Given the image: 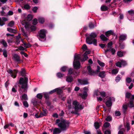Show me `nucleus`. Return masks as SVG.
I'll return each instance as SVG.
<instances>
[{
    "instance_id": "obj_1",
    "label": "nucleus",
    "mask_w": 134,
    "mask_h": 134,
    "mask_svg": "<svg viewBox=\"0 0 134 134\" xmlns=\"http://www.w3.org/2000/svg\"><path fill=\"white\" fill-rule=\"evenodd\" d=\"M81 55L78 54L75 55L74 60L73 63V65L74 68L76 69H79L81 66L80 63L79 62L80 60L82 61H84L88 58L87 55L85 54H84V58L83 59H81Z\"/></svg>"
},
{
    "instance_id": "obj_2",
    "label": "nucleus",
    "mask_w": 134,
    "mask_h": 134,
    "mask_svg": "<svg viewBox=\"0 0 134 134\" xmlns=\"http://www.w3.org/2000/svg\"><path fill=\"white\" fill-rule=\"evenodd\" d=\"M32 16L31 14H29L25 20H24L22 22V25H25V27L26 29H29L32 31H34L36 29L35 26L31 25V24L29 21L32 20Z\"/></svg>"
},
{
    "instance_id": "obj_3",
    "label": "nucleus",
    "mask_w": 134,
    "mask_h": 134,
    "mask_svg": "<svg viewBox=\"0 0 134 134\" xmlns=\"http://www.w3.org/2000/svg\"><path fill=\"white\" fill-rule=\"evenodd\" d=\"M28 79L27 78L25 77L24 78H20L19 80V83L21 85V88L20 89V93L27 91L28 88L27 83Z\"/></svg>"
},
{
    "instance_id": "obj_4",
    "label": "nucleus",
    "mask_w": 134,
    "mask_h": 134,
    "mask_svg": "<svg viewBox=\"0 0 134 134\" xmlns=\"http://www.w3.org/2000/svg\"><path fill=\"white\" fill-rule=\"evenodd\" d=\"M97 36V34L94 33H92L91 34L89 37L86 38V41L87 43L89 44H93L94 45H97V40L94 38Z\"/></svg>"
},
{
    "instance_id": "obj_5",
    "label": "nucleus",
    "mask_w": 134,
    "mask_h": 134,
    "mask_svg": "<svg viewBox=\"0 0 134 134\" xmlns=\"http://www.w3.org/2000/svg\"><path fill=\"white\" fill-rule=\"evenodd\" d=\"M69 121L64 120L58 124V126L60 127V129L63 130H65L69 126Z\"/></svg>"
},
{
    "instance_id": "obj_6",
    "label": "nucleus",
    "mask_w": 134,
    "mask_h": 134,
    "mask_svg": "<svg viewBox=\"0 0 134 134\" xmlns=\"http://www.w3.org/2000/svg\"><path fill=\"white\" fill-rule=\"evenodd\" d=\"M72 104L75 110L76 111L80 110L83 108V106L80 104L77 101L75 100L73 102Z\"/></svg>"
},
{
    "instance_id": "obj_7",
    "label": "nucleus",
    "mask_w": 134,
    "mask_h": 134,
    "mask_svg": "<svg viewBox=\"0 0 134 134\" xmlns=\"http://www.w3.org/2000/svg\"><path fill=\"white\" fill-rule=\"evenodd\" d=\"M126 97L127 98H131L129 105V107H134V103L132 101V100L134 99V95H131L130 93H127L126 94Z\"/></svg>"
},
{
    "instance_id": "obj_8",
    "label": "nucleus",
    "mask_w": 134,
    "mask_h": 134,
    "mask_svg": "<svg viewBox=\"0 0 134 134\" xmlns=\"http://www.w3.org/2000/svg\"><path fill=\"white\" fill-rule=\"evenodd\" d=\"M115 101V98L112 97H110L108 98L107 99V101L105 102V104L107 106L110 107L112 104V102Z\"/></svg>"
},
{
    "instance_id": "obj_9",
    "label": "nucleus",
    "mask_w": 134,
    "mask_h": 134,
    "mask_svg": "<svg viewBox=\"0 0 134 134\" xmlns=\"http://www.w3.org/2000/svg\"><path fill=\"white\" fill-rule=\"evenodd\" d=\"M7 71L9 74H10L11 76L13 78H14L16 77L18 72V71L16 70H12L11 69H9Z\"/></svg>"
},
{
    "instance_id": "obj_10",
    "label": "nucleus",
    "mask_w": 134,
    "mask_h": 134,
    "mask_svg": "<svg viewBox=\"0 0 134 134\" xmlns=\"http://www.w3.org/2000/svg\"><path fill=\"white\" fill-rule=\"evenodd\" d=\"M99 94H100L102 97H104L106 96L105 93L104 91L100 92L98 90H96L94 91V95L98 96Z\"/></svg>"
},
{
    "instance_id": "obj_11",
    "label": "nucleus",
    "mask_w": 134,
    "mask_h": 134,
    "mask_svg": "<svg viewBox=\"0 0 134 134\" xmlns=\"http://www.w3.org/2000/svg\"><path fill=\"white\" fill-rule=\"evenodd\" d=\"M46 31L45 30L43 29L40 30L39 32V35L40 37L42 38H46Z\"/></svg>"
},
{
    "instance_id": "obj_12",
    "label": "nucleus",
    "mask_w": 134,
    "mask_h": 134,
    "mask_svg": "<svg viewBox=\"0 0 134 134\" xmlns=\"http://www.w3.org/2000/svg\"><path fill=\"white\" fill-rule=\"evenodd\" d=\"M78 82L79 84L81 85H85L88 84V83L87 80H81L80 79H78Z\"/></svg>"
},
{
    "instance_id": "obj_13",
    "label": "nucleus",
    "mask_w": 134,
    "mask_h": 134,
    "mask_svg": "<svg viewBox=\"0 0 134 134\" xmlns=\"http://www.w3.org/2000/svg\"><path fill=\"white\" fill-rule=\"evenodd\" d=\"M20 40H21L22 42H23V40L21 38L20 34H19L16 37L15 43L17 44H18L20 43Z\"/></svg>"
},
{
    "instance_id": "obj_14",
    "label": "nucleus",
    "mask_w": 134,
    "mask_h": 134,
    "mask_svg": "<svg viewBox=\"0 0 134 134\" xmlns=\"http://www.w3.org/2000/svg\"><path fill=\"white\" fill-rule=\"evenodd\" d=\"M13 59L15 61L19 62L20 59L19 57L16 54H14L13 55Z\"/></svg>"
},
{
    "instance_id": "obj_15",
    "label": "nucleus",
    "mask_w": 134,
    "mask_h": 134,
    "mask_svg": "<svg viewBox=\"0 0 134 134\" xmlns=\"http://www.w3.org/2000/svg\"><path fill=\"white\" fill-rule=\"evenodd\" d=\"M110 51L113 54H115V50L114 48H111L109 49L107 48V49L105 51V53H106L107 52Z\"/></svg>"
},
{
    "instance_id": "obj_16",
    "label": "nucleus",
    "mask_w": 134,
    "mask_h": 134,
    "mask_svg": "<svg viewBox=\"0 0 134 134\" xmlns=\"http://www.w3.org/2000/svg\"><path fill=\"white\" fill-rule=\"evenodd\" d=\"M87 70L89 74L92 75L94 73V72L91 69L90 66H89L87 67Z\"/></svg>"
},
{
    "instance_id": "obj_17",
    "label": "nucleus",
    "mask_w": 134,
    "mask_h": 134,
    "mask_svg": "<svg viewBox=\"0 0 134 134\" xmlns=\"http://www.w3.org/2000/svg\"><path fill=\"white\" fill-rule=\"evenodd\" d=\"M0 43L2 44L5 47L7 46V44L6 42L4 39H2L0 40Z\"/></svg>"
},
{
    "instance_id": "obj_18",
    "label": "nucleus",
    "mask_w": 134,
    "mask_h": 134,
    "mask_svg": "<svg viewBox=\"0 0 134 134\" xmlns=\"http://www.w3.org/2000/svg\"><path fill=\"white\" fill-rule=\"evenodd\" d=\"M119 38L120 40H124L126 39L127 36L126 34H122L120 36Z\"/></svg>"
},
{
    "instance_id": "obj_19",
    "label": "nucleus",
    "mask_w": 134,
    "mask_h": 134,
    "mask_svg": "<svg viewBox=\"0 0 134 134\" xmlns=\"http://www.w3.org/2000/svg\"><path fill=\"white\" fill-rule=\"evenodd\" d=\"M71 100L70 99L68 100L66 104V107H68L69 109H70L71 108Z\"/></svg>"
},
{
    "instance_id": "obj_20",
    "label": "nucleus",
    "mask_w": 134,
    "mask_h": 134,
    "mask_svg": "<svg viewBox=\"0 0 134 134\" xmlns=\"http://www.w3.org/2000/svg\"><path fill=\"white\" fill-rule=\"evenodd\" d=\"M113 31L112 30L108 31L105 32V35L107 37L110 36V35H113Z\"/></svg>"
},
{
    "instance_id": "obj_21",
    "label": "nucleus",
    "mask_w": 134,
    "mask_h": 134,
    "mask_svg": "<svg viewBox=\"0 0 134 134\" xmlns=\"http://www.w3.org/2000/svg\"><path fill=\"white\" fill-rule=\"evenodd\" d=\"M79 96H81L83 99H85L87 96V92L84 91L83 94L80 93L79 94Z\"/></svg>"
},
{
    "instance_id": "obj_22",
    "label": "nucleus",
    "mask_w": 134,
    "mask_h": 134,
    "mask_svg": "<svg viewBox=\"0 0 134 134\" xmlns=\"http://www.w3.org/2000/svg\"><path fill=\"white\" fill-rule=\"evenodd\" d=\"M23 44L22 45L24 46V47L25 49L30 47L31 46V45L29 43H27L24 42L23 41Z\"/></svg>"
},
{
    "instance_id": "obj_23",
    "label": "nucleus",
    "mask_w": 134,
    "mask_h": 134,
    "mask_svg": "<svg viewBox=\"0 0 134 134\" xmlns=\"http://www.w3.org/2000/svg\"><path fill=\"white\" fill-rule=\"evenodd\" d=\"M100 37L101 39L103 41H106L108 40V38L103 34L100 36Z\"/></svg>"
},
{
    "instance_id": "obj_24",
    "label": "nucleus",
    "mask_w": 134,
    "mask_h": 134,
    "mask_svg": "<svg viewBox=\"0 0 134 134\" xmlns=\"http://www.w3.org/2000/svg\"><path fill=\"white\" fill-rule=\"evenodd\" d=\"M98 75L100 77H104L105 75V72L104 71H102Z\"/></svg>"
},
{
    "instance_id": "obj_25",
    "label": "nucleus",
    "mask_w": 134,
    "mask_h": 134,
    "mask_svg": "<svg viewBox=\"0 0 134 134\" xmlns=\"http://www.w3.org/2000/svg\"><path fill=\"white\" fill-rule=\"evenodd\" d=\"M73 80V79L72 77L71 76H66V81L68 82H71Z\"/></svg>"
},
{
    "instance_id": "obj_26",
    "label": "nucleus",
    "mask_w": 134,
    "mask_h": 134,
    "mask_svg": "<svg viewBox=\"0 0 134 134\" xmlns=\"http://www.w3.org/2000/svg\"><path fill=\"white\" fill-rule=\"evenodd\" d=\"M60 132V130L58 128H55L53 132V134H57V133H59Z\"/></svg>"
},
{
    "instance_id": "obj_27",
    "label": "nucleus",
    "mask_w": 134,
    "mask_h": 134,
    "mask_svg": "<svg viewBox=\"0 0 134 134\" xmlns=\"http://www.w3.org/2000/svg\"><path fill=\"white\" fill-rule=\"evenodd\" d=\"M100 9L102 11H105L108 9V8L106 5H102L101 6Z\"/></svg>"
},
{
    "instance_id": "obj_28",
    "label": "nucleus",
    "mask_w": 134,
    "mask_h": 134,
    "mask_svg": "<svg viewBox=\"0 0 134 134\" xmlns=\"http://www.w3.org/2000/svg\"><path fill=\"white\" fill-rule=\"evenodd\" d=\"M21 99L22 100H27L28 99L27 95L25 94H24L21 96Z\"/></svg>"
},
{
    "instance_id": "obj_29",
    "label": "nucleus",
    "mask_w": 134,
    "mask_h": 134,
    "mask_svg": "<svg viewBox=\"0 0 134 134\" xmlns=\"http://www.w3.org/2000/svg\"><path fill=\"white\" fill-rule=\"evenodd\" d=\"M97 62L99 65L101 67H103L105 65V64L104 63L100 61L99 60H97Z\"/></svg>"
},
{
    "instance_id": "obj_30",
    "label": "nucleus",
    "mask_w": 134,
    "mask_h": 134,
    "mask_svg": "<svg viewBox=\"0 0 134 134\" xmlns=\"http://www.w3.org/2000/svg\"><path fill=\"white\" fill-rule=\"evenodd\" d=\"M39 22L41 23H43L44 21V19L42 17H40L38 19Z\"/></svg>"
},
{
    "instance_id": "obj_31",
    "label": "nucleus",
    "mask_w": 134,
    "mask_h": 134,
    "mask_svg": "<svg viewBox=\"0 0 134 134\" xmlns=\"http://www.w3.org/2000/svg\"><path fill=\"white\" fill-rule=\"evenodd\" d=\"M13 38H11L10 39H9V37L7 38V40L8 42L9 43V45L10 44L13 42Z\"/></svg>"
},
{
    "instance_id": "obj_32",
    "label": "nucleus",
    "mask_w": 134,
    "mask_h": 134,
    "mask_svg": "<svg viewBox=\"0 0 134 134\" xmlns=\"http://www.w3.org/2000/svg\"><path fill=\"white\" fill-rule=\"evenodd\" d=\"M127 108V106L126 105H124L123 106V111L124 113L126 112Z\"/></svg>"
},
{
    "instance_id": "obj_33",
    "label": "nucleus",
    "mask_w": 134,
    "mask_h": 134,
    "mask_svg": "<svg viewBox=\"0 0 134 134\" xmlns=\"http://www.w3.org/2000/svg\"><path fill=\"white\" fill-rule=\"evenodd\" d=\"M46 112L44 111L43 112L41 113L39 115L40 118L42 117L43 116H46Z\"/></svg>"
},
{
    "instance_id": "obj_34",
    "label": "nucleus",
    "mask_w": 134,
    "mask_h": 134,
    "mask_svg": "<svg viewBox=\"0 0 134 134\" xmlns=\"http://www.w3.org/2000/svg\"><path fill=\"white\" fill-rule=\"evenodd\" d=\"M37 97L38 99H41L43 97L42 93H38L37 95Z\"/></svg>"
},
{
    "instance_id": "obj_35",
    "label": "nucleus",
    "mask_w": 134,
    "mask_h": 134,
    "mask_svg": "<svg viewBox=\"0 0 134 134\" xmlns=\"http://www.w3.org/2000/svg\"><path fill=\"white\" fill-rule=\"evenodd\" d=\"M94 125L96 129H98L99 127V123L97 122H95Z\"/></svg>"
},
{
    "instance_id": "obj_36",
    "label": "nucleus",
    "mask_w": 134,
    "mask_h": 134,
    "mask_svg": "<svg viewBox=\"0 0 134 134\" xmlns=\"http://www.w3.org/2000/svg\"><path fill=\"white\" fill-rule=\"evenodd\" d=\"M56 92H57V93L60 94L62 92V90L60 88H57Z\"/></svg>"
},
{
    "instance_id": "obj_37",
    "label": "nucleus",
    "mask_w": 134,
    "mask_h": 134,
    "mask_svg": "<svg viewBox=\"0 0 134 134\" xmlns=\"http://www.w3.org/2000/svg\"><path fill=\"white\" fill-rule=\"evenodd\" d=\"M121 63V64L122 65L125 66L127 64L126 62L124 60H120Z\"/></svg>"
},
{
    "instance_id": "obj_38",
    "label": "nucleus",
    "mask_w": 134,
    "mask_h": 134,
    "mask_svg": "<svg viewBox=\"0 0 134 134\" xmlns=\"http://www.w3.org/2000/svg\"><path fill=\"white\" fill-rule=\"evenodd\" d=\"M14 22L13 21H11L8 24V26L12 27L14 25Z\"/></svg>"
},
{
    "instance_id": "obj_39",
    "label": "nucleus",
    "mask_w": 134,
    "mask_h": 134,
    "mask_svg": "<svg viewBox=\"0 0 134 134\" xmlns=\"http://www.w3.org/2000/svg\"><path fill=\"white\" fill-rule=\"evenodd\" d=\"M118 71V70L117 69H114L112 70V73L113 74H115L117 73Z\"/></svg>"
},
{
    "instance_id": "obj_40",
    "label": "nucleus",
    "mask_w": 134,
    "mask_h": 134,
    "mask_svg": "<svg viewBox=\"0 0 134 134\" xmlns=\"http://www.w3.org/2000/svg\"><path fill=\"white\" fill-rule=\"evenodd\" d=\"M105 120L107 121H109L112 120V118L111 116H108L106 118Z\"/></svg>"
},
{
    "instance_id": "obj_41",
    "label": "nucleus",
    "mask_w": 134,
    "mask_h": 134,
    "mask_svg": "<svg viewBox=\"0 0 134 134\" xmlns=\"http://www.w3.org/2000/svg\"><path fill=\"white\" fill-rule=\"evenodd\" d=\"M121 63L120 61V62H118L116 63V65L119 67H121Z\"/></svg>"
},
{
    "instance_id": "obj_42",
    "label": "nucleus",
    "mask_w": 134,
    "mask_h": 134,
    "mask_svg": "<svg viewBox=\"0 0 134 134\" xmlns=\"http://www.w3.org/2000/svg\"><path fill=\"white\" fill-rule=\"evenodd\" d=\"M117 55L119 57H122L123 55V52L120 51L118 52Z\"/></svg>"
},
{
    "instance_id": "obj_43",
    "label": "nucleus",
    "mask_w": 134,
    "mask_h": 134,
    "mask_svg": "<svg viewBox=\"0 0 134 134\" xmlns=\"http://www.w3.org/2000/svg\"><path fill=\"white\" fill-rule=\"evenodd\" d=\"M110 125V124L108 122H106L104 124V126L106 128L109 127Z\"/></svg>"
},
{
    "instance_id": "obj_44",
    "label": "nucleus",
    "mask_w": 134,
    "mask_h": 134,
    "mask_svg": "<svg viewBox=\"0 0 134 134\" xmlns=\"http://www.w3.org/2000/svg\"><path fill=\"white\" fill-rule=\"evenodd\" d=\"M113 43L111 42H110L108 43V44L107 48L108 49H109L111 48V46L112 45Z\"/></svg>"
},
{
    "instance_id": "obj_45",
    "label": "nucleus",
    "mask_w": 134,
    "mask_h": 134,
    "mask_svg": "<svg viewBox=\"0 0 134 134\" xmlns=\"http://www.w3.org/2000/svg\"><path fill=\"white\" fill-rule=\"evenodd\" d=\"M128 13L131 15H132L134 14V10L132 9L128 11Z\"/></svg>"
},
{
    "instance_id": "obj_46",
    "label": "nucleus",
    "mask_w": 134,
    "mask_h": 134,
    "mask_svg": "<svg viewBox=\"0 0 134 134\" xmlns=\"http://www.w3.org/2000/svg\"><path fill=\"white\" fill-rule=\"evenodd\" d=\"M3 55L5 57H7V52L6 50H4L3 52Z\"/></svg>"
},
{
    "instance_id": "obj_47",
    "label": "nucleus",
    "mask_w": 134,
    "mask_h": 134,
    "mask_svg": "<svg viewBox=\"0 0 134 134\" xmlns=\"http://www.w3.org/2000/svg\"><path fill=\"white\" fill-rule=\"evenodd\" d=\"M5 23H4L3 21L2 18L0 17V26H3L5 24Z\"/></svg>"
},
{
    "instance_id": "obj_48",
    "label": "nucleus",
    "mask_w": 134,
    "mask_h": 134,
    "mask_svg": "<svg viewBox=\"0 0 134 134\" xmlns=\"http://www.w3.org/2000/svg\"><path fill=\"white\" fill-rule=\"evenodd\" d=\"M24 8L25 9H30V7L28 4H25L24 5Z\"/></svg>"
},
{
    "instance_id": "obj_49",
    "label": "nucleus",
    "mask_w": 134,
    "mask_h": 134,
    "mask_svg": "<svg viewBox=\"0 0 134 134\" xmlns=\"http://www.w3.org/2000/svg\"><path fill=\"white\" fill-rule=\"evenodd\" d=\"M24 105L25 107H27L29 106L28 104L26 101H24L23 102Z\"/></svg>"
},
{
    "instance_id": "obj_50",
    "label": "nucleus",
    "mask_w": 134,
    "mask_h": 134,
    "mask_svg": "<svg viewBox=\"0 0 134 134\" xmlns=\"http://www.w3.org/2000/svg\"><path fill=\"white\" fill-rule=\"evenodd\" d=\"M37 23V19L35 18L33 20V24L34 25H36Z\"/></svg>"
},
{
    "instance_id": "obj_51",
    "label": "nucleus",
    "mask_w": 134,
    "mask_h": 134,
    "mask_svg": "<svg viewBox=\"0 0 134 134\" xmlns=\"http://www.w3.org/2000/svg\"><path fill=\"white\" fill-rule=\"evenodd\" d=\"M126 81L127 82L130 83L131 81L132 80L130 78L127 77L126 79Z\"/></svg>"
},
{
    "instance_id": "obj_52",
    "label": "nucleus",
    "mask_w": 134,
    "mask_h": 134,
    "mask_svg": "<svg viewBox=\"0 0 134 134\" xmlns=\"http://www.w3.org/2000/svg\"><path fill=\"white\" fill-rule=\"evenodd\" d=\"M87 47L86 44H84L82 47V49L83 51H85L87 49Z\"/></svg>"
},
{
    "instance_id": "obj_53",
    "label": "nucleus",
    "mask_w": 134,
    "mask_h": 134,
    "mask_svg": "<svg viewBox=\"0 0 134 134\" xmlns=\"http://www.w3.org/2000/svg\"><path fill=\"white\" fill-rule=\"evenodd\" d=\"M121 113L119 111H116L115 112V115L116 116H119L121 115Z\"/></svg>"
},
{
    "instance_id": "obj_54",
    "label": "nucleus",
    "mask_w": 134,
    "mask_h": 134,
    "mask_svg": "<svg viewBox=\"0 0 134 134\" xmlns=\"http://www.w3.org/2000/svg\"><path fill=\"white\" fill-rule=\"evenodd\" d=\"M57 76L59 78H61L63 77V75L60 72H58L57 74Z\"/></svg>"
},
{
    "instance_id": "obj_55",
    "label": "nucleus",
    "mask_w": 134,
    "mask_h": 134,
    "mask_svg": "<svg viewBox=\"0 0 134 134\" xmlns=\"http://www.w3.org/2000/svg\"><path fill=\"white\" fill-rule=\"evenodd\" d=\"M95 26L92 23H91L89 25V27L90 29H92Z\"/></svg>"
},
{
    "instance_id": "obj_56",
    "label": "nucleus",
    "mask_w": 134,
    "mask_h": 134,
    "mask_svg": "<svg viewBox=\"0 0 134 134\" xmlns=\"http://www.w3.org/2000/svg\"><path fill=\"white\" fill-rule=\"evenodd\" d=\"M121 78L119 76H117L115 80L116 82H119L121 79Z\"/></svg>"
},
{
    "instance_id": "obj_57",
    "label": "nucleus",
    "mask_w": 134,
    "mask_h": 134,
    "mask_svg": "<svg viewBox=\"0 0 134 134\" xmlns=\"http://www.w3.org/2000/svg\"><path fill=\"white\" fill-rule=\"evenodd\" d=\"M126 126L127 128V130H130V126H129V123L127 122L126 123Z\"/></svg>"
},
{
    "instance_id": "obj_58",
    "label": "nucleus",
    "mask_w": 134,
    "mask_h": 134,
    "mask_svg": "<svg viewBox=\"0 0 134 134\" xmlns=\"http://www.w3.org/2000/svg\"><path fill=\"white\" fill-rule=\"evenodd\" d=\"M7 30L9 32H13L14 30L12 28H8Z\"/></svg>"
},
{
    "instance_id": "obj_59",
    "label": "nucleus",
    "mask_w": 134,
    "mask_h": 134,
    "mask_svg": "<svg viewBox=\"0 0 134 134\" xmlns=\"http://www.w3.org/2000/svg\"><path fill=\"white\" fill-rule=\"evenodd\" d=\"M38 9V8L37 7H35L33 8L32 10L34 12H36L37 10Z\"/></svg>"
},
{
    "instance_id": "obj_60",
    "label": "nucleus",
    "mask_w": 134,
    "mask_h": 134,
    "mask_svg": "<svg viewBox=\"0 0 134 134\" xmlns=\"http://www.w3.org/2000/svg\"><path fill=\"white\" fill-rule=\"evenodd\" d=\"M66 67L65 66H63L61 68V71H64L66 70Z\"/></svg>"
},
{
    "instance_id": "obj_61",
    "label": "nucleus",
    "mask_w": 134,
    "mask_h": 134,
    "mask_svg": "<svg viewBox=\"0 0 134 134\" xmlns=\"http://www.w3.org/2000/svg\"><path fill=\"white\" fill-rule=\"evenodd\" d=\"M56 89H55L51 91H50L49 92V94H50L56 92Z\"/></svg>"
},
{
    "instance_id": "obj_62",
    "label": "nucleus",
    "mask_w": 134,
    "mask_h": 134,
    "mask_svg": "<svg viewBox=\"0 0 134 134\" xmlns=\"http://www.w3.org/2000/svg\"><path fill=\"white\" fill-rule=\"evenodd\" d=\"M6 35L7 36V38L8 37L10 36L13 37L14 36V35L13 34H10L9 33H7L6 34Z\"/></svg>"
},
{
    "instance_id": "obj_63",
    "label": "nucleus",
    "mask_w": 134,
    "mask_h": 134,
    "mask_svg": "<svg viewBox=\"0 0 134 134\" xmlns=\"http://www.w3.org/2000/svg\"><path fill=\"white\" fill-rule=\"evenodd\" d=\"M73 72L72 69V68H70L68 71V74H71Z\"/></svg>"
},
{
    "instance_id": "obj_64",
    "label": "nucleus",
    "mask_w": 134,
    "mask_h": 134,
    "mask_svg": "<svg viewBox=\"0 0 134 134\" xmlns=\"http://www.w3.org/2000/svg\"><path fill=\"white\" fill-rule=\"evenodd\" d=\"M110 131L109 130H106L104 132V134H110Z\"/></svg>"
}]
</instances>
